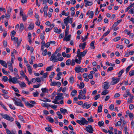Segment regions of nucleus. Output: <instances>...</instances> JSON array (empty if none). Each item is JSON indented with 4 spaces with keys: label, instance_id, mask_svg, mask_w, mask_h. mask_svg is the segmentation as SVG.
<instances>
[{
    "label": "nucleus",
    "instance_id": "obj_27",
    "mask_svg": "<svg viewBox=\"0 0 134 134\" xmlns=\"http://www.w3.org/2000/svg\"><path fill=\"white\" fill-rule=\"evenodd\" d=\"M54 31L56 33H58V34H60L61 32V30L60 29H58L57 28H54Z\"/></svg>",
    "mask_w": 134,
    "mask_h": 134
},
{
    "label": "nucleus",
    "instance_id": "obj_58",
    "mask_svg": "<svg viewBox=\"0 0 134 134\" xmlns=\"http://www.w3.org/2000/svg\"><path fill=\"white\" fill-rule=\"evenodd\" d=\"M120 39V37H118L116 38H114V41L116 42L118 40H119Z\"/></svg>",
    "mask_w": 134,
    "mask_h": 134
},
{
    "label": "nucleus",
    "instance_id": "obj_29",
    "mask_svg": "<svg viewBox=\"0 0 134 134\" xmlns=\"http://www.w3.org/2000/svg\"><path fill=\"white\" fill-rule=\"evenodd\" d=\"M69 82L70 83L72 84L74 81V79L73 76L70 77L69 79Z\"/></svg>",
    "mask_w": 134,
    "mask_h": 134
},
{
    "label": "nucleus",
    "instance_id": "obj_50",
    "mask_svg": "<svg viewBox=\"0 0 134 134\" xmlns=\"http://www.w3.org/2000/svg\"><path fill=\"white\" fill-rule=\"evenodd\" d=\"M58 100V99H56V98H55V99H54V100H53L52 101V102L53 103H54L56 104H59V103L57 102V101Z\"/></svg>",
    "mask_w": 134,
    "mask_h": 134
},
{
    "label": "nucleus",
    "instance_id": "obj_34",
    "mask_svg": "<svg viewBox=\"0 0 134 134\" xmlns=\"http://www.w3.org/2000/svg\"><path fill=\"white\" fill-rule=\"evenodd\" d=\"M71 63V61L70 59H69L66 62V64L67 65H69Z\"/></svg>",
    "mask_w": 134,
    "mask_h": 134
},
{
    "label": "nucleus",
    "instance_id": "obj_49",
    "mask_svg": "<svg viewBox=\"0 0 134 134\" xmlns=\"http://www.w3.org/2000/svg\"><path fill=\"white\" fill-rule=\"evenodd\" d=\"M49 106L54 109L57 107V106L56 105H49Z\"/></svg>",
    "mask_w": 134,
    "mask_h": 134
},
{
    "label": "nucleus",
    "instance_id": "obj_2",
    "mask_svg": "<svg viewBox=\"0 0 134 134\" xmlns=\"http://www.w3.org/2000/svg\"><path fill=\"white\" fill-rule=\"evenodd\" d=\"M72 18H70L69 16H68L67 18L64 19V21L65 25L67 26H68V23H69L72 24Z\"/></svg>",
    "mask_w": 134,
    "mask_h": 134
},
{
    "label": "nucleus",
    "instance_id": "obj_20",
    "mask_svg": "<svg viewBox=\"0 0 134 134\" xmlns=\"http://www.w3.org/2000/svg\"><path fill=\"white\" fill-rule=\"evenodd\" d=\"M47 119L48 120L49 122H51L52 123L54 121V119L51 118L50 116H48L47 117Z\"/></svg>",
    "mask_w": 134,
    "mask_h": 134
},
{
    "label": "nucleus",
    "instance_id": "obj_26",
    "mask_svg": "<svg viewBox=\"0 0 134 134\" xmlns=\"http://www.w3.org/2000/svg\"><path fill=\"white\" fill-rule=\"evenodd\" d=\"M24 28V26L23 23H21L20 25L19 31L20 32H21Z\"/></svg>",
    "mask_w": 134,
    "mask_h": 134
},
{
    "label": "nucleus",
    "instance_id": "obj_23",
    "mask_svg": "<svg viewBox=\"0 0 134 134\" xmlns=\"http://www.w3.org/2000/svg\"><path fill=\"white\" fill-rule=\"evenodd\" d=\"M15 103V104L17 106H19L20 107H23V104L21 103L20 102H16V103Z\"/></svg>",
    "mask_w": 134,
    "mask_h": 134
},
{
    "label": "nucleus",
    "instance_id": "obj_25",
    "mask_svg": "<svg viewBox=\"0 0 134 134\" xmlns=\"http://www.w3.org/2000/svg\"><path fill=\"white\" fill-rule=\"evenodd\" d=\"M124 70L122 69V70H121L120 71L118 74V77H120V76H121V75L124 72Z\"/></svg>",
    "mask_w": 134,
    "mask_h": 134
},
{
    "label": "nucleus",
    "instance_id": "obj_17",
    "mask_svg": "<svg viewBox=\"0 0 134 134\" xmlns=\"http://www.w3.org/2000/svg\"><path fill=\"white\" fill-rule=\"evenodd\" d=\"M45 35V32L44 31H43V34L41 33L40 35V37L41 39L42 40H44V35Z\"/></svg>",
    "mask_w": 134,
    "mask_h": 134
},
{
    "label": "nucleus",
    "instance_id": "obj_22",
    "mask_svg": "<svg viewBox=\"0 0 134 134\" xmlns=\"http://www.w3.org/2000/svg\"><path fill=\"white\" fill-rule=\"evenodd\" d=\"M87 51L86 50H85L82 52H80V56H82V57L84 56L86 54Z\"/></svg>",
    "mask_w": 134,
    "mask_h": 134
},
{
    "label": "nucleus",
    "instance_id": "obj_13",
    "mask_svg": "<svg viewBox=\"0 0 134 134\" xmlns=\"http://www.w3.org/2000/svg\"><path fill=\"white\" fill-rule=\"evenodd\" d=\"M10 82H12L14 84L16 83H19V81L18 80L16 77H13Z\"/></svg>",
    "mask_w": 134,
    "mask_h": 134
},
{
    "label": "nucleus",
    "instance_id": "obj_59",
    "mask_svg": "<svg viewBox=\"0 0 134 134\" xmlns=\"http://www.w3.org/2000/svg\"><path fill=\"white\" fill-rule=\"evenodd\" d=\"M113 70V68L112 67H111L109 68L107 70V71L109 72Z\"/></svg>",
    "mask_w": 134,
    "mask_h": 134
},
{
    "label": "nucleus",
    "instance_id": "obj_24",
    "mask_svg": "<svg viewBox=\"0 0 134 134\" xmlns=\"http://www.w3.org/2000/svg\"><path fill=\"white\" fill-rule=\"evenodd\" d=\"M34 27V25L32 24H30L28 27V29L32 30L33 29Z\"/></svg>",
    "mask_w": 134,
    "mask_h": 134
},
{
    "label": "nucleus",
    "instance_id": "obj_42",
    "mask_svg": "<svg viewBox=\"0 0 134 134\" xmlns=\"http://www.w3.org/2000/svg\"><path fill=\"white\" fill-rule=\"evenodd\" d=\"M90 15L89 16V18H92L93 17L94 15V13L93 12L91 11L90 12Z\"/></svg>",
    "mask_w": 134,
    "mask_h": 134
},
{
    "label": "nucleus",
    "instance_id": "obj_11",
    "mask_svg": "<svg viewBox=\"0 0 134 134\" xmlns=\"http://www.w3.org/2000/svg\"><path fill=\"white\" fill-rule=\"evenodd\" d=\"M91 106V104H87L86 103H85L82 105V107H83V108H86V109H88L90 108Z\"/></svg>",
    "mask_w": 134,
    "mask_h": 134
},
{
    "label": "nucleus",
    "instance_id": "obj_41",
    "mask_svg": "<svg viewBox=\"0 0 134 134\" xmlns=\"http://www.w3.org/2000/svg\"><path fill=\"white\" fill-rule=\"evenodd\" d=\"M132 65H131L128 66L126 69V73H127L128 71L130 69L131 67L132 66Z\"/></svg>",
    "mask_w": 134,
    "mask_h": 134
},
{
    "label": "nucleus",
    "instance_id": "obj_33",
    "mask_svg": "<svg viewBox=\"0 0 134 134\" xmlns=\"http://www.w3.org/2000/svg\"><path fill=\"white\" fill-rule=\"evenodd\" d=\"M25 104L26 106H28L30 107H32L34 106L33 105L31 104L28 102H26Z\"/></svg>",
    "mask_w": 134,
    "mask_h": 134
},
{
    "label": "nucleus",
    "instance_id": "obj_7",
    "mask_svg": "<svg viewBox=\"0 0 134 134\" xmlns=\"http://www.w3.org/2000/svg\"><path fill=\"white\" fill-rule=\"evenodd\" d=\"M63 94L62 93H59L57 94V96L55 97V98L56 99H58V100L60 99H63L64 97H63Z\"/></svg>",
    "mask_w": 134,
    "mask_h": 134
},
{
    "label": "nucleus",
    "instance_id": "obj_5",
    "mask_svg": "<svg viewBox=\"0 0 134 134\" xmlns=\"http://www.w3.org/2000/svg\"><path fill=\"white\" fill-rule=\"evenodd\" d=\"M50 60L52 61L53 63H55L58 62V58L56 55V54L53 53L51 55L50 59Z\"/></svg>",
    "mask_w": 134,
    "mask_h": 134
},
{
    "label": "nucleus",
    "instance_id": "obj_28",
    "mask_svg": "<svg viewBox=\"0 0 134 134\" xmlns=\"http://www.w3.org/2000/svg\"><path fill=\"white\" fill-rule=\"evenodd\" d=\"M103 105H100L98 107V112L99 113H100L102 111V107Z\"/></svg>",
    "mask_w": 134,
    "mask_h": 134
},
{
    "label": "nucleus",
    "instance_id": "obj_63",
    "mask_svg": "<svg viewBox=\"0 0 134 134\" xmlns=\"http://www.w3.org/2000/svg\"><path fill=\"white\" fill-rule=\"evenodd\" d=\"M118 24L116 22H115L114 24L113 25L112 28H114L115 27L117 26L118 25Z\"/></svg>",
    "mask_w": 134,
    "mask_h": 134
},
{
    "label": "nucleus",
    "instance_id": "obj_47",
    "mask_svg": "<svg viewBox=\"0 0 134 134\" xmlns=\"http://www.w3.org/2000/svg\"><path fill=\"white\" fill-rule=\"evenodd\" d=\"M34 96V97H36L38 96L39 94V93L37 92H35L33 93Z\"/></svg>",
    "mask_w": 134,
    "mask_h": 134
},
{
    "label": "nucleus",
    "instance_id": "obj_8",
    "mask_svg": "<svg viewBox=\"0 0 134 134\" xmlns=\"http://www.w3.org/2000/svg\"><path fill=\"white\" fill-rule=\"evenodd\" d=\"M61 83L59 82H51L50 84V85L51 86H57L58 87H59L61 86Z\"/></svg>",
    "mask_w": 134,
    "mask_h": 134
},
{
    "label": "nucleus",
    "instance_id": "obj_4",
    "mask_svg": "<svg viewBox=\"0 0 134 134\" xmlns=\"http://www.w3.org/2000/svg\"><path fill=\"white\" fill-rule=\"evenodd\" d=\"M11 40H12L14 41L15 42L17 43V46L18 47L20 44L22 40L21 38L19 41H18V38L17 37H15L13 35H11Z\"/></svg>",
    "mask_w": 134,
    "mask_h": 134
},
{
    "label": "nucleus",
    "instance_id": "obj_52",
    "mask_svg": "<svg viewBox=\"0 0 134 134\" xmlns=\"http://www.w3.org/2000/svg\"><path fill=\"white\" fill-rule=\"evenodd\" d=\"M47 49H45L44 50L43 52L42 53V55L43 56H45L47 54Z\"/></svg>",
    "mask_w": 134,
    "mask_h": 134
},
{
    "label": "nucleus",
    "instance_id": "obj_12",
    "mask_svg": "<svg viewBox=\"0 0 134 134\" xmlns=\"http://www.w3.org/2000/svg\"><path fill=\"white\" fill-rule=\"evenodd\" d=\"M0 63L1 65L7 68V64L5 62L2 60H0Z\"/></svg>",
    "mask_w": 134,
    "mask_h": 134
},
{
    "label": "nucleus",
    "instance_id": "obj_16",
    "mask_svg": "<svg viewBox=\"0 0 134 134\" xmlns=\"http://www.w3.org/2000/svg\"><path fill=\"white\" fill-rule=\"evenodd\" d=\"M19 84L21 87L22 88H23V87H25L26 86V84L24 82H21V83H19Z\"/></svg>",
    "mask_w": 134,
    "mask_h": 134
},
{
    "label": "nucleus",
    "instance_id": "obj_44",
    "mask_svg": "<svg viewBox=\"0 0 134 134\" xmlns=\"http://www.w3.org/2000/svg\"><path fill=\"white\" fill-rule=\"evenodd\" d=\"M85 4L88 5H91L92 4V2L88 1L86 2Z\"/></svg>",
    "mask_w": 134,
    "mask_h": 134
},
{
    "label": "nucleus",
    "instance_id": "obj_61",
    "mask_svg": "<svg viewBox=\"0 0 134 134\" xmlns=\"http://www.w3.org/2000/svg\"><path fill=\"white\" fill-rule=\"evenodd\" d=\"M36 81H37L38 82H41V79L38 77H37L36 79Z\"/></svg>",
    "mask_w": 134,
    "mask_h": 134
},
{
    "label": "nucleus",
    "instance_id": "obj_3",
    "mask_svg": "<svg viewBox=\"0 0 134 134\" xmlns=\"http://www.w3.org/2000/svg\"><path fill=\"white\" fill-rule=\"evenodd\" d=\"M1 115L4 118L11 122H12L14 120V119L13 118L10 117L7 114H1Z\"/></svg>",
    "mask_w": 134,
    "mask_h": 134
},
{
    "label": "nucleus",
    "instance_id": "obj_30",
    "mask_svg": "<svg viewBox=\"0 0 134 134\" xmlns=\"http://www.w3.org/2000/svg\"><path fill=\"white\" fill-rule=\"evenodd\" d=\"M134 5V3H133L132 4H131L130 6H129L128 7H127V8L125 9V11L126 12H127L128 11V10L131 8L133 6V5Z\"/></svg>",
    "mask_w": 134,
    "mask_h": 134
},
{
    "label": "nucleus",
    "instance_id": "obj_54",
    "mask_svg": "<svg viewBox=\"0 0 134 134\" xmlns=\"http://www.w3.org/2000/svg\"><path fill=\"white\" fill-rule=\"evenodd\" d=\"M114 108V104H112L110 105L109 106V109L111 110H113Z\"/></svg>",
    "mask_w": 134,
    "mask_h": 134
},
{
    "label": "nucleus",
    "instance_id": "obj_53",
    "mask_svg": "<svg viewBox=\"0 0 134 134\" xmlns=\"http://www.w3.org/2000/svg\"><path fill=\"white\" fill-rule=\"evenodd\" d=\"M121 124V121H119L116 124H115V125L116 126H120Z\"/></svg>",
    "mask_w": 134,
    "mask_h": 134
},
{
    "label": "nucleus",
    "instance_id": "obj_6",
    "mask_svg": "<svg viewBox=\"0 0 134 134\" xmlns=\"http://www.w3.org/2000/svg\"><path fill=\"white\" fill-rule=\"evenodd\" d=\"M87 132L90 133H91L93 132L94 131V130L92 126L91 125H89L86 126L85 129Z\"/></svg>",
    "mask_w": 134,
    "mask_h": 134
},
{
    "label": "nucleus",
    "instance_id": "obj_36",
    "mask_svg": "<svg viewBox=\"0 0 134 134\" xmlns=\"http://www.w3.org/2000/svg\"><path fill=\"white\" fill-rule=\"evenodd\" d=\"M41 90L43 93H48V90L45 88H42Z\"/></svg>",
    "mask_w": 134,
    "mask_h": 134
},
{
    "label": "nucleus",
    "instance_id": "obj_9",
    "mask_svg": "<svg viewBox=\"0 0 134 134\" xmlns=\"http://www.w3.org/2000/svg\"><path fill=\"white\" fill-rule=\"evenodd\" d=\"M120 79L119 78L116 79L115 77H113L112 78V81L111 83V84L112 85H115L120 80Z\"/></svg>",
    "mask_w": 134,
    "mask_h": 134
},
{
    "label": "nucleus",
    "instance_id": "obj_62",
    "mask_svg": "<svg viewBox=\"0 0 134 134\" xmlns=\"http://www.w3.org/2000/svg\"><path fill=\"white\" fill-rule=\"evenodd\" d=\"M7 41H3V45L4 47H6L7 46Z\"/></svg>",
    "mask_w": 134,
    "mask_h": 134
},
{
    "label": "nucleus",
    "instance_id": "obj_43",
    "mask_svg": "<svg viewBox=\"0 0 134 134\" xmlns=\"http://www.w3.org/2000/svg\"><path fill=\"white\" fill-rule=\"evenodd\" d=\"M18 117L19 118V119L21 120V121H23L24 123V119H23V116H22L19 115L18 116Z\"/></svg>",
    "mask_w": 134,
    "mask_h": 134
},
{
    "label": "nucleus",
    "instance_id": "obj_57",
    "mask_svg": "<svg viewBox=\"0 0 134 134\" xmlns=\"http://www.w3.org/2000/svg\"><path fill=\"white\" fill-rule=\"evenodd\" d=\"M128 115L129 117L131 119L133 118V114L132 113H130Z\"/></svg>",
    "mask_w": 134,
    "mask_h": 134
},
{
    "label": "nucleus",
    "instance_id": "obj_38",
    "mask_svg": "<svg viewBox=\"0 0 134 134\" xmlns=\"http://www.w3.org/2000/svg\"><path fill=\"white\" fill-rule=\"evenodd\" d=\"M2 80L3 81L5 82L7 81L8 80V78L7 76H3Z\"/></svg>",
    "mask_w": 134,
    "mask_h": 134
},
{
    "label": "nucleus",
    "instance_id": "obj_39",
    "mask_svg": "<svg viewBox=\"0 0 134 134\" xmlns=\"http://www.w3.org/2000/svg\"><path fill=\"white\" fill-rule=\"evenodd\" d=\"M53 66H49L47 68L46 70L47 71H51L52 69L53 68Z\"/></svg>",
    "mask_w": 134,
    "mask_h": 134
},
{
    "label": "nucleus",
    "instance_id": "obj_14",
    "mask_svg": "<svg viewBox=\"0 0 134 134\" xmlns=\"http://www.w3.org/2000/svg\"><path fill=\"white\" fill-rule=\"evenodd\" d=\"M71 35H69L68 36H65L64 38H63L64 41H68L70 40L71 37Z\"/></svg>",
    "mask_w": 134,
    "mask_h": 134
},
{
    "label": "nucleus",
    "instance_id": "obj_35",
    "mask_svg": "<svg viewBox=\"0 0 134 134\" xmlns=\"http://www.w3.org/2000/svg\"><path fill=\"white\" fill-rule=\"evenodd\" d=\"M98 125H99L100 127L102 126L104 124V122L103 121H99L98 122Z\"/></svg>",
    "mask_w": 134,
    "mask_h": 134
},
{
    "label": "nucleus",
    "instance_id": "obj_32",
    "mask_svg": "<svg viewBox=\"0 0 134 134\" xmlns=\"http://www.w3.org/2000/svg\"><path fill=\"white\" fill-rule=\"evenodd\" d=\"M109 93V92L108 90H105L103 91L101 93V94L102 95H105L107 94L108 93Z\"/></svg>",
    "mask_w": 134,
    "mask_h": 134
},
{
    "label": "nucleus",
    "instance_id": "obj_48",
    "mask_svg": "<svg viewBox=\"0 0 134 134\" xmlns=\"http://www.w3.org/2000/svg\"><path fill=\"white\" fill-rule=\"evenodd\" d=\"M110 32V30H108L107 32L105 33L103 35V36H105L107 35Z\"/></svg>",
    "mask_w": 134,
    "mask_h": 134
},
{
    "label": "nucleus",
    "instance_id": "obj_37",
    "mask_svg": "<svg viewBox=\"0 0 134 134\" xmlns=\"http://www.w3.org/2000/svg\"><path fill=\"white\" fill-rule=\"evenodd\" d=\"M46 130L50 132H53V131L52 129L50 127H46L45 128Z\"/></svg>",
    "mask_w": 134,
    "mask_h": 134
},
{
    "label": "nucleus",
    "instance_id": "obj_55",
    "mask_svg": "<svg viewBox=\"0 0 134 134\" xmlns=\"http://www.w3.org/2000/svg\"><path fill=\"white\" fill-rule=\"evenodd\" d=\"M16 124L17 125V126H18V127L19 129L20 128L21 125H20V123L19 122H18V121H16Z\"/></svg>",
    "mask_w": 134,
    "mask_h": 134
},
{
    "label": "nucleus",
    "instance_id": "obj_19",
    "mask_svg": "<svg viewBox=\"0 0 134 134\" xmlns=\"http://www.w3.org/2000/svg\"><path fill=\"white\" fill-rule=\"evenodd\" d=\"M77 93V91L75 90H74L72 91L71 92V94L72 97H74L76 94Z\"/></svg>",
    "mask_w": 134,
    "mask_h": 134
},
{
    "label": "nucleus",
    "instance_id": "obj_56",
    "mask_svg": "<svg viewBox=\"0 0 134 134\" xmlns=\"http://www.w3.org/2000/svg\"><path fill=\"white\" fill-rule=\"evenodd\" d=\"M12 10V8L10 7H9L7 13L8 14H10Z\"/></svg>",
    "mask_w": 134,
    "mask_h": 134
},
{
    "label": "nucleus",
    "instance_id": "obj_46",
    "mask_svg": "<svg viewBox=\"0 0 134 134\" xmlns=\"http://www.w3.org/2000/svg\"><path fill=\"white\" fill-rule=\"evenodd\" d=\"M100 97V95L99 94H98L96 95L94 97V98L95 100H97Z\"/></svg>",
    "mask_w": 134,
    "mask_h": 134
},
{
    "label": "nucleus",
    "instance_id": "obj_60",
    "mask_svg": "<svg viewBox=\"0 0 134 134\" xmlns=\"http://www.w3.org/2000/svg\"><path fill=\"white\" fill-rule=\"evenodd\" d=\"M50 44V42H48L46 43L45 46L46 47L48 48Z\"/></svg>",
    "mask_w": 134,
    "mask_h": 134
},
{
    "label": "nucleus",
    "instance_id": "obj_51",
    "mask_svg": "<svg viewBox=\"0 0 134 134\" xmlns=\"http://www.w3.org/2000/svg\"><path fill=\"white\" fill-rule=\"evenodd\" d=\"M61 48L60 47H59L56 50L55 53H54L55 54H57L61 50Z\"/></svg>",
    "mask_w": 134,
    "mask_h": 134
},
{
    "label": "nucleus",
    "instance_id": "obj_18",
    "mask_svg": "<svg viewBox=\"0 0 134 134\" xmlns=\"http://www.w3.org/2000/svg\"><path fill=\"white\" fill-rule=\"evenodd\" d=\"M60 112L63 114H65V113H67V110L66 109H64L63 108H60Z\"/></svg>",
    "mask_w": 134,
    "mask_h": 134
},
{
    "label": "nucleus",
    "instance_id": "obj_21",
    "mask_svg": "<svg viewBox=\"0 0 134 134\" xmlns=\"http://www.w3.org/2000/svg\"><path fill=\"white\" fill-rule=\"evenodd\" d=\"M81 67H76L75 68V70L77 73H79L80 72V68Z\"/></svg>",
    "mask_w": 134,
    "mask_h": 134
},
{
    "label": "nucleus",
    "instance_id": "obj_15",
    "mask_svg": "<svg viewBox=\"0 0 134 134\" xmlns=\"http://www.w3.org/2000/svg\"><path fill=\"white\" fill-rule=\"evenodd\" d=\"M95 41H92L90 44L91 48L92 49H94L95 48L94 45Z\"/></svg>",
    "mask_w": 134,
    "mask_h": 134
},
{
    "label": "nucleus",
    "instance_id": "obj_10",
    "mask_svg": "<svg viewBox=\"0 0 134 134\" xmlns=\"http://www.w3.org/2000/svg\"><path fill=\"white\" fill-rule=\"evenodd\" d=\"M103 88L105 90L108 89L109 87V83L108 82H105L104 83Z\"/></svg>",
    "mask_w": 134,
    "mask_h": 134
},
{
    "label": "nucleus",
    "instance_id": "obj_1",
    "mask_svg": "<svg viewBox=\"0 0 134 134\" xmlns=\"http://www.w3.org/2000/svg\"><path fill=\"white\" fill-rule=\"evenodd\" d=\"M76 122L80 125H87L89 123V122L87 121L83 118H82L81 120H77Z\"/></svg>",
    "mask_w": 134,
    "mask_h": 134
},
{
    "label": "nucleus",
    "instance_id": "obj_40",
    "mask_svg": "<svg viewBox=\"0 0 134 134\" xmlns=\"http://www.w3.org/2000/svg\"><path fill=\"white\" fill-rule=\"evenodd\" d=\"M24 21H25L27 19V16L26 15H22L21 16Z\"/></svg>",
    "mask_w": 134,
    "mask_h": 134
},
{
    "label": "nucleus",
    "instance_id": "obj_31",
    "mask_svg": "<svg viewBox=\"0 0 134 134\" xmlns=\"http://www.w3.org/2000/svg\"><path fill=\"white\" fill-rule=\"evenodd\" d=\"M84 83L83 82H81L79 85V88L80 89L83 88L84 87Z\"/></svg>",
    "mask_w": 134,
    "mask_h": 134
},
{
    "label": "nucleus",
    "instance_id": "obj_45",
    "mask_svg": "<svg viewBox=\"0 0 134 134\" xmlns=\"http://www.w3.org/2000/svg\"><path fill=\"white\" fill-rule=\"evenodd\" d=\"M134 75V70L131 71L129 72V75L130 76H132Z\"/></svg>",
    "mask_w": 134,
    "mask_h": 134
},
{
    "label": "nucleus",
    "instance_id": "obj_64",
    "mask_svg": "<svg viewBox=\"0 0 134 134\" xmlns=\"http://www.w3.org/2000/svg\"><path fill=\"white\" fill-rule=\"evenodd\" d=\"M131 127L132 128H134V121H132L131 122Z\"/></svg>",
    "mask_w": 134,
    "mask_h": 134
}]
</instances>
